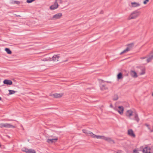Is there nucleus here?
I'll return each instance as SVG.
<instances>
[{
	"label": "nucleus",
	"instance_id": "nucleus-43",
	"mask_svg": "<svg viewBox=\"0 0 153 153\" xmlns=\"http://www.w3.org/2000/svg\"><path fill=\"white\" fill-rule=\"evenodd\" d=\"M57 0H55V1H57Z\"/></svg>",
	"mask_w": 153,
	"mask_h": 153
},
{
	"label": "nucleus",
	"instance_id": "nucleus-10",
	"mask_svg": "<svg viewBox=\"0 0 153 153\" xmlns=\"http://www.w3.org/2000/svg\"><path fill=\"white\" fill-rule=\"evenodd\" d=\"M117 111L118 113L121 115H122L123 113V111H124V108L122 106H120L118 107Z\"/></svg>",
	"mask_w": 153,
	"mask_h": 153
},
{
	"label": "nucleus",
	"instance_id": "nucleus-1",
	"mask_svg": "<svg viewBox=\"0 0 153 153\" xmlns=\"http://www.w3.org/2000/svg\"><path fill=\"white\" fill-rule=\"evenodd\" d=\"M143 153H152L153 152V146H147L145 147L143 150Z\"/></svg>",
	"mask_w": 153,
	"mask_h": 153
},
{
	"label": "nucleus",
	"instance_id": "nucleus-26",
	"mask_svg": "<svg viewBox=\"0 0 153 153\" xmlns=\"http://www.w3.org/2000/svg\"><path fill=\"white\" fill-rule=\"evenodd\" d=\"M118 98V96L117 95L115 94L114 95L113 97V100H117Z\"/></svg>",
	"mask_w": 153,
	"mask_h": 153
},
{
	"label": "nucleus",
	"instance_id": "nucleus-30",
	"mask_svg": "<svg viewBox=\"0 0 153 153\" xmlns=\"http://www.w3.org/2000/svg\"><path fill=\"white\" fill-rule=\"evenodd\" d=\"M145 72L144 69H143L141 70V72L140 73V75H142L145 74Z\"/></svg>",
	"mask_w": 153,
	"mask_h": 153
},
{
	"label": "nucleus",
	"instance_id": "nucleus-17",
	"mask_svg": "<svg viewBox=\"0 0 153 153\" xmlns=\"http://www.w3.org/2000/svg\"><path fill=\"white\" fill-rule=\"evenodd\" d=\"M134 120L138 122L140 120V119L138 117V115L136 112L134 113Z\"/></svg>",
	"mask_w": 153,
	"mask_h": 153
},
{
	"label": "nucleus",
	"instance_id": "nucleus-9",
	"mask_svg": "<svg viewBox=\"0 0 153 153\" xmlns=\"http://www.w3.org/2000/svg\"><path fill=\"white\" fill-rule=\"evenodd\" d=\"M58 140V138L57 137H56L54 139H48L47 140V142L48 143H52L56 142Z\"/></svg>",
	"mask_w": 153,
	"mask_h": 153
},
{
	"label": "nucleus",
	"instance_id": "nucleus-44",
	"mask_svg": "<svg viewBox=\"0 0 153 153\" xmlns=\"http://www.w3.org/2000/svg\"><path fill=\"white\" fill-rule=\"evenodd\" d=\"M152 96H153V94H152Z\"/></svg>",
	"mask_w": 153,
	"mask_h": 153
},
{
	"label": "nucleus",
	"instance_id": "nucleus-3",
	"mask_svg": "<svg viewBox=\"0 0 153 153\" xmlns=\"http://www.w3.org/2000/svg\"><path fill=\"white\" fill-rule=\"evenodd\" d=\"M138 16V13L136 11H134L128 17V19H134L137 17Z\"/></svg>",
	"mask_w": 153,
	"mask_h": 153
},
{
	"label": "nucleus",
	"instance_id": "nucleus-34",
	"mask_svg": "<svg viewBox=\"0 0 153 153\" xmlns=\"http://www.w3.org/2000/svg\"><path fill=\"white\" fill-rule=\"evenodd\" d=\"M145 125L147 127H148L149 126V125H148V124L146 123L145 124Z\"/></svg>",
	"mask_w": 153,
	"mask_h": 153
},
{
	"label": "nucleus",
	"instance_id": "nucleus-25",
	"mask_svg": "<svg viewBox=\"0 0 153 153\" xmlns=\"http://www.w3.org/2000/svg\"><path fill=\"white\" fill-rule=\"evenodd\" d=\"M8 91L9 92V94L10 95L13 94H15L16 92V91H14L13 90H9Z\"/></svg>",
	"mask_w": 153,
	"mask_h": 153
},
{
	"label": "nucleus",
	"instance_id": "nucleus-2",
	"mask_svg": "<svg viewBox=\"0 0 153 153\" xmlns=\"http://www.w3.org/2000/svg\"><path fill=\"white\" fill-rule=\"evenodd\" d=\"M22 151L27 153H36V151L34 149H28L26 148H23L22 149Z\"/></svg>",
	"mask_w": 153,
	"mask_h": 153
},
{
	"label": "nucleus",
	"instance_id": "nucleus-32",
	"mask_svg": "<svg viewBox=\"0 0 153 153\" xmlns=\"http://www.w3.org/2000/svg\"><path fill=\"white\" fill-rule=\"evenodd\" d=\"M149 0H145L143 2L144 4H147V2L149 1Z\"/></svg>",
	"mask_w": 153,
	"mask_h": 153
},
{
	"label": "nucleus",
	"instance_id": "nucleus-37",
	"mask_svg": "<svg viewBox=\"0 0 153 153\" xmlns=\"http://www.w3.org/2000/svg\"><path fill=\"white\" fill-rule=\"evenodd\" d=\"M113 105H112V104H111L110 105V107H111V108H112L113 107Z\"/></svg>",
	"mask_w": 153,
	"mask_h": 153
},
{
	"label": "nucleus",
	"instance_id": "nucleus-12",
	"mask_svg": "<svg viewBox=\"0 0 153 153\" xmlns=\"http://www.w3.org/2000/svg\"><path fill=\"white\" fill-rule=\"evenodd\" d=\"M3 83L7 85H11L13 84V82L10 80L6 79L3 81Z\"/></svg>",
	"mask_w": 153,
	"mask_h": 153
},
{
	"label": "nucleus",
	"instance_id": "nucleus-41",
	"mask_svg": "<svg viewBox=\"0 0 153 153\" xmlns=\"http://www.w3.org/2000/svg\"><path fill=\"white\" fill-rule=\"evenodd\" d=\"M1 100V97H0V100Z\"/></svg>",
	"mask_w": 153,
	"mask_h": 153
},
{
	"label": "nucleus",
	"instance_id": "nucleus-28",
	"mask_svg": "<svg viewBox=\"0 0 153 153\" xmlns=\"http://www.w3.org/2000/svg\"><path fill=\"white\" fill-rule=\"evenodd\" d=\"M100 88L102 90H104L107 89V88L105 87V86L104 85H102Z\"/></svg>",
	"mask_w": 153,
	"mask_h": 153
},
{
	"label": "nucleus",
	"instance_id": "nucleus-7",
	"mask_svg": "<svg viewBox=\"0 0 153 153\" xmlns=\"http://www.w3.org/2000/svg\"><path fill=\"white\" fill-rule=\"evenodd\" d=\"M153 59V51H152L149 55V57L147 59V63L150 62Z\"/></svg>",
	"mask_w": 153,
	"mask_h": 153
},
{
	"label": "nucleus",
	"instance_id": "nucleus-4",
	"mask_svg": "<svg viewBox=\"0 0 153 153\" xmlns=\"http://www.w3.org/2000/svg\"><path fill=\"white\" fill-rule=\"evenodd\" d=\"M62 14L61 13H57L53 16V17L51 18L50 19L51 20H53V19H56L60 18L62 16Z\"/></svg>",
	"mask_w": 153,
	"mask_h": 153
},
{
	"label": "nucleus",
	"instance_id": "nucleus-21",
	"mask_svg": "<svg viewBox=\"0 0 153 153\" xmlns=\"http://www.w3.org/2000/svg\"><path fill=\"white\" fill-rule=\"evenodd\" d=\"M123 78L122 74L121 72L119 73L117 75V78L118 79H120Z\"/></svg>",
	"mask_w": 153,
	"mask_h": 153
},
{
	"label": "nucleus",
	"instance_id": "nucleus-40",
	"mask_svg": "<svg viewBox=\"0 0 153 153\" xmlns=\"http://www.w3.org/2000/svg\"><path fill=\"white\" fill-rule=\"evenodd\" d=\"M136 150H135V149H134V150H133V152H136Z\"/></svg>",
	"mask_w": 153,
	"mask_h": 153
},
{
	"label": "nucleus",
	"instance_id": "nucleus-15",
	"mask_svg": "<svg viewBox=\"0 0 153 153\" xmlns=\"http://www.w3.org/2000/svg\"><path fill=\"white\" fill-rule=\"evenodd\" d=\"M59 57V55H54L52 57L53 60L54 61H58Z\"/></svg>",
	"mask_w": 153,
	"mask_h": 153
},
{
	"label": "nucleus",
	"instance_id": "nucleus-35",
	"mask_svg": "<svg viewBox=\"0 0 153 153\" xmlns=\"http://www.w3.org/2000/svg\"><path fill=\"white\" fill-rule=\"evenodd\" d=\"M63 0H59V3H62V1Z\"/></svg>",
	"mask_w": 153,
	"mask_h": 153
},
{
	"label": "nucleus",
	"instance_id": "nucleus-42",
	"mask_svg": "<svg viewBox=\"0 0 153 153\" xmlns=\"http://www.w3.org/2000/svg\"><path fill=\"white\" fill-rule=\"evenodd\" d=\"M133 153H139V152H137V153H135V152H134Z\"/></svg>",
	"mask_w": 153,
	"mask_h": 153
},
{
	"label": "nucleus",
	"instance_id": "nucleus-24",
	"mask_svg": "<svg viewBox=\"0 0 153 153\" xmlns=\"http://www.w3.org/2000/svg\"><path fill=\"white\" fill-rule=\"evenodd\" d=\"M82 131H83V133H84L85 134H89L90 135V133L91 132V131H87L86 130H85V129L82 130Z\"/></svg>",
	"mask_w": 153,
	"mask_h": 153
},
{
	"label": "nucleus",
	"instance_id": "nucleus-47",
	"mask_svg": "<svg viewBox=\"0 0 153 153\" xmlns=\"http://www.w3.org/2000/svg\"><path fill=\"white\" fill-rule=\"evenodd\" d=\"M1 145L0 144V147H1Z\"/></svg>",
	"mask_w": 153,
	"mask_h": 153
},
{
	"label": "nucleus",
	"instance_id": "nucleus-45",
	"mask_svg": "<svg viewBox=\"0 0 153 153\" xmlns=\"http://www.w3.org/2000/svg\"><path fill=\"white\" fill-rule=\"evenodd\" d=\"M67 61V60L65 61V62H66Z\"/></svg>",
	"mask_w": 153,
	"mask_h": 153
},
{
	"label": "nucleus",
	"instance_id": "nucleus-14",
	"mask_svg": "<svg viewBox=\"0 0 153 153\" xmlns=\"http://www.w3.org/2000/svg\"><path fill=\"white\" fill-rule=\"evenodd\" d=\"M133 111L131 110H128L127 111L126 115L127 117H130L132 115Z\"/></svg>",
	"mask_w": 153,
	"mask_h": 153
},
{
	"label": "nucleus",
	"instance_id": "nucleus-19",
	"mask_svg": "<svg viewBox=\"0 0 153 153\" xmlns=\"http://www.w3.org/2000/svg\"><path fill=\"white\" fill-rule=\"evenodd\" d=\"M7 128H15V126H14L12 125L6 123L5 124V127Z\"/></svg>",
	"mask_w": 153,
	"mask_h": 153
},
{
	"label": "nucleus",
	"instance_id": "nucleus-46",
	"mask_svg": "<svg viewBox=\"0 0 153 153\" xmlns=\"http://www.w3.org/2000/svg\"><path fill=\"white\" fill-rule=\"evenodd\" d=\"M9 121L11 120H9Z\"/></svg>",
	"mask_w": 153,
	"mask_h": 153
},
{
	"label": "nucleus",
	"instance_id": "nucleus-38",
	"mask_svg": "<svg viewBox=\"0 0 153 153\" xmlns=\"http://www.w3.org/2000/svg\"><path fill=\"white\" fill-rule=\"evenodd\" d=\"M151 132H153V129L152 130H151Z\"/></svg>",
	"mask_w": 153,
	"mask_h": 153
},
{
	"label": "nucleus",
	"instance_id": "nucleus-27",
	"mask_svg": "<svg viewBox=\"0 0 153 153\" xmlns=\"http://www.w3.org/2000/svg\"><path fill=\"white\" fill-rule=\"evenodd\" d=\"M12 3L14 4H19L20 3V2L19 1H13L12 2Z\"/></svg>",
	"mask_w": 153,
	"mask_h": 153
},
{
	"label": "nucleus",
	"instance_id": "nucleus-16",
	"mask_svg": "<svg viewBox=\"0 0 153 153\" xmlns=\"http://www.w3.org/2000/svg\"><path fill=\"white\" fill-rule=\"evenodd\" d=\"M132 6L134 7H139L140 5V4L136 2H132L131 3Z\"/></svg>",
	"mask_w": 153,
	"mask_h": 153
},
{
	"label": "nucleus",
	"instance_id": "nucleus-39",
	"mask_svg": "<svg viewBox=\"0 0 153 153\" xmlns=\"http://www.w3.org/2000/svg\"><path fill=\"white\" fill-rule=\"evenodd\" d=\"M148 128L149 130H150V128L149 127V126L148 127Z\"/></svg>",
	"mask_w": 153,
	"mask_h": 153
},
{
	"label": "nucleus",
	"instance_id": "nucleus-22",
	"mask_svg": "<svg viewBox=\"0 0 153 153\" xmlns=\"http://www.w3.org/2000/svg\"><path fill=\"white\" fill-rule=\"evenodd\" d=\"M5 50L7 53L10 54H11L12 53V51L9 48H5Z\"/></svg>",
	"mask_w": 153,
	"mask_h": 153
},
{
	"label": "nucleus",
	"instance_id": "nucleus-23",
	"mask_svg": "<svg viewBox=\"0 0 153 153\" xmlns=\"http://www.w3.org/2000/svg\"><path fill=\"white\" fill-rule=\"evenodd\" d=\"M129 51V49L128 48H126L125 50L123 51L122 52L120 53V55H122L123 53H126V52H127Z\"/></svg>",
	"mask_w": 153,
	"mask_h": 153
},
{
	"label": "nucleus",
	"instance_id": "nucleus-31",
	"mask_svg": "<svg viewBox=\"0 0 153 153\" xmlns=\"http://www.w3.org/2000/svg\"><path fill=\"white\" fill-rule=\"evenodd\" d=\"M35 0H27V2L28 3H30L34 1Z\"/></svg>",
	"mask_w": 153,
	"mask_h": 153
},
{
	"label": "nucleus",
	"instance_id": "nucleus-5",
	"mask_svg": "<svg viewBox=\"0 0 153 153\" xmlns=\"http://www.w3.org/2000/svg\"><path fill=\"white\" fill-rule=\"evenodd\" d=\"M90 136L94 138H97V139H103L104 136H101L100 135H97L94 134L92 132L90 133Z\"/></svg>",
	"mask_w": 153,
	"mask_h": 153
},
{
	"label": "nucleus",
	"instance_id": "nucleus-13",
	"mask_svg": "<svg viewBox=\"0 0 153 153\" xmlns=\"http://www.w3.org/2000/svg\"><path fill=\"white\" fill-rule=\"evenodd\" d=\"M53 97L55 98H58L62 97L63 95V94L62 93L61 94H55L52 95Z\"/></svg>",
	"mask_w": 153,
	"mask_h": 153
},
{
	"label": "nucleus",
	"instance_id": "nucleus-36",
	"mask_svg": "<svg viewBox=\"0 0 153 153\" xmlns=\"http://www.w3.org/2000/svg\"><path fill=\"white\" fill-rule=\"evenodd\" d=\"M146 58V57H141V59H145Z\"/></svg>",
	"mask_w": 153,
	"mask_h": 153
},
{
	"label": "nucleus",
	"instance_id": "nucleus-8",
	"mask_svg": "<svg viewBox=\"0 0 153 153\" xmlns=\"http://www.w3.org/2000/svg\"><path fill=\"white\" fill-rule=\"evenodd\" d=\"M103 140H104L105 141H106L110 143L113 144L115 143V142L111 138L105 137L104 136Z\"/></svg>",
	"mask_w": 153,
	"mask_h": 153
},
{
	"label": "nucleus",
	"instance_id": "nucleus-33",
	"mask_svg": "<svg viewBox=\"0 0 153 153\" xmlns=\"http://www.w3.org/2000/svg\"><path fill=\"white\" fill-rule=\"evenodd\" d=\"M121 151L120 150H118L117 152L116 153H121Z\"/></svg>",
	"mask_w": 153,
	"mask_h": 153
},
{
	"label": "nucleus",
	"instance_id": "nucleus-11",
	"mask_svg": "<svg viewBox=\"0 0 153 153\" xmlns=\"http://www.w3.org/2000/svg\"><path fill=\"white\" fill-rule=\"evenodd\" d=\"M128 133L129 135L131 137H135V135L134 133V132L132 129H129L128 130Z\"/></svg>",
	"mask_w": 153,
	"mask_h": 153
},
{
	"label": "nucleus",
	"instance_id": "nucleus-20",
	"mask_svg": "<svg viewBox=\"0 0 153 153\" xmlns=\"http://www.w3.org/2000/svg\"><path fill=\"white\" fill-rule=\"evenodd\" d=\"M134 45L133 43H131L127 45L128 47L126 48H128L129 49V51L131 50Z\"/></svg>",
	"mask_w": 153,
	"mask_h": 153
},
{
	"label": "nucleus",
	"instance_id": "nucleus-6",
	"mask_svg": "<svg viewBox=\"0 0 153 153\" xmlns=\"http://www.w3.org/2000/svg\"><path fill=\"white\" fill-rule=\"evenodd\" d=\"M58 6L59 5L58 4L57 2L55 1L54 4L51 5L50 7V9L53 10L57 8L58 7Z\"/></svg>",
	"mask_w": 153,
	"mask_h": 153
},
{
	"label": "nucleus",
	"instance_id": "nucleus-18",
	"mask_svg": "<svg viewBox=\"0 0 153 153\" xmlns=\"http://www.w3.org/2000/svg\"><path fill=\"white\" fill-rule=\"evenodd\" d=\"M131 75L133 77H137V73L134 71H131Z\"/></svg>",
	"mask_w": 153,
	"mask_h": 153
},
{
	"label": "nucleus",
	"instance_id": "nucleus-29",
	"mask_svg": "<svg viewBox=\"0 0 153 153\" xmlns=\"http://www.w3.org/2000/svg\"><path fill=\"white\" fill-rule=\"evenodd\" d=\"M6 123H1L0 124V128H3L4 127H5Z\"/></svg>",
	"mask_w": 153,
	"mask_h": 153
}]
</instances>
